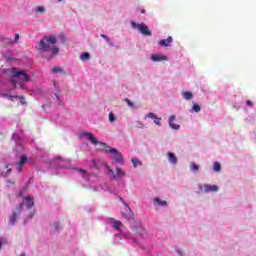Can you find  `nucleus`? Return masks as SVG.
<instances>
[{
	"instance_id": "obj_1",
	"label": "nucleus",
	"mask_w": 256,
	"mask_h": 256,
	"mask_svg": "<svg viewBox=\"0 0 256 256\" xmlns=\"http://www.w3.org/2000/svg\"><path fill=\"white\" fill-rule=\"evenodd\" d=\"M57 45V37L53 35L44 36L43 39L40 40L38 45V50L41 55H45V53H50L48 59H53L55 55L59 54V48Z\"/></svg>"
},
{
	"instance_id": "obj_2",
	"label": "nucleus",
	"mask_w": 256,
	"mask_h": 256,
	"mask_svg": "<svg viewBox=\"0 0 256 256\" xmlns=\"http://www.w3.org/2000/svg\"><path fill=\"white\" fill-rule=\"evenodd\" d=\"M78 137L80 139H88V141H90L92 145H99L100 148L102 147L103 149H107V143L99 142V140H97V138H95V135H93V133L91 132L82 131L78 134Z\"/></svg>"
},
{
	"instance_id": "obj_3",
	"label": "nucleus",
	"mask_w": 256,
	"mask_h": 256,
	"mask_svg": "<svg viewBox=\"0 0 256 256\" xmlns=\"http://www.w3.org/2000/svg\"><path fill=\"white\" fill-rule=\"evenodd\" d=\"M102 151H105V153H113L112 160L116 163H119V165H125V160L123 159V154L120 153L119 150L115 148H111L107 145L106 148L101 147Z\"/></svg>"
},
{
	"instance_id": "obj_4",
	"label": "nucleus",
	"mask_w": 256,
	"mask_h": 256,
	"mask_svg": "<svg viewBox=\"0 0 256 256\" xmlns=\"http://www.w3.org/2000/svg\"><path fill=\"white\" fill-rule=\"evenodd\" d=\"M131 26L133 29H138V31L142 34L145 35V37H151L152 32L149 30V27L145 23H136V22H131Z\"/></svg>"
},
{
	"instance_id": "obj_5",
	"label": "nucleus",
	"mask_w": 256,
	"mask_h": 256,
	"mask_svg": "<svg viewBox=\"0 0 256 256\" xmlns=\"http://www.w3.org/2000/svg\"><path fill=\"white\" fill-rule=\"evenodd\" d=\"M11 75L14 79H21L22 81H31V77L25 70H19L17 68H12Z\"/></svg>"
},
{
	"instance_id": "obj_6",
	"label": "nucleus",
	"mask_w": 256,
	"mask_h": 256,
	"mask_svg": "<svg viewBox=\"0 0 256 256\" xmlns=\"http://www.w3.org/2000/svg\"><path fill=\"white\" fill-rule=\"evenodd\" d=\"M24 205H26L27 209H31V207L35 205V200L33 199V196L28 195L24 197L23 202L17 207L18 213H21V211H23Z\"/></svg>"
},
{
	"instance_id": "obj_7",
	"label": "nucleus",
	"mask_w": 256,
	"mask_h": 256,
	"mask_svg": "<svg viewBox=\"0 0 256 256\" xmlns=\"http://www.w3.org/2000/svg\"><path fill=\"white\" fill-rule=\"evenodd\" d=\"M126 212H123L122 215L124 219L127 221H135V214L131 211V208H129V204L124 203Z\"/></svg>"
},
{
	"instance_id": "obj_8",
	"label": "nucleus",
	"mask_w": 256,
	"mask_h": 256,
	"mask_svg": "<svg viewBox=\"0 0 256 256\" xmlns=\"http://www.w3.org/2000/svg\"><path fill=\"white\" fill-rule=\"evenodd\" d=\"M109 173L112 175V179H117L119 177L120 179L125 177L126 173L123 170V168L116 167V174L112 169H109Z\"/></svg>"
},
{
	"instance_id": "obj_9",
	"label": "nucleus",
	"mask_w": 256,
	"mask_h": 256,
	"mask_svg": "<svg viewBox=\"0 0 256 256\" xmlns=\"http://www.w3.org/2000/svg\"><path fill=\"white\" fill-rule=\"evenodd\" d=\"M154 119V123L155 125H157L158 127H161V118L157 117V115H155V113L153 112H149L146 116L145 119Z\"/></svg>"
},
{
	"instance_id": "obj_10",
	"label": "nucleus",
	"mask_w": 256,
	"mask_h": 256,
	"mask_svg": "<svg viewBox=\"0 0 256 256\" xmlns=\"http://www.w3.org/2000/svg\"><path fill=\"white\" fill-rule=\"evenodd\" d=\"M217 191H219V186L217 185H209V184L204 185V193H215Z\"/></svg>"
},
{
	"instance_id": "obj_11",
	"label": "nucleus",
	"mask_w": 256,
	"mask_h": 256,
	"mask_svg": "<svg viewBox=\"0 0 256 256\" xmlns=\"http://www.w3.org/2000/svg\"><path fill=\"white\" fill-rule=\"evenodd\" d=\"M173 43V37L169 36L167 39H162L158 42L160 47H169Z\"/></svg>"
},
{
	"instance_id": "obj_12",
	"label": "nucleus",
	"mask_w": 256,
	"mask_h": 256,
	"mask_svg": "<svg viewBox=\"0 0 256 256\" xmlns=\"http://www.w3.org/2000/svg\"><path fill=\"white\" fill-rule=\"evenodd\" d=\"M152 61L154 62H159V61H168L167 56L163 55V54H153L151 56Z\"/></svg>"
},
{
	"instance_id": "obj_13",
	"label": "nucleus",
	"mask_w": 256,
	"mask_h": 256,
	"mask_svg": "<svg viewBox=\"0 0 256 256\" xmlns=\"http://www.w3.org/2000/svg\"><path fill=\"white\" fill-rule=\"evenodd\" d=\"M174 119H176L175 115H171L169 117L168 123H169V126L171 127V129H175L177 131V130L181 129V126L179 124L173 123Z\"/></svg>"
},
{
	"instance_id": "obj_14",
	"label": "nucleus",
	"mask_w": 256,
	"mask_h": 256,
	"mask_svg": "<svg viewBox=\"0 0 256 256\" xmlns=\"http://www.w3.org/2000/svg\"><path fill=\"white\" fill-rule=\"evenodd\" d=\"M168 161L172 165H177V156L173 152H168L167 153Z\"/></svg>"
},
{
	"instance_id": "obj_15",
	"label": "nucleus",
	"mask_w": 256,
	"mask_h": 256,
	"mask_svg": "<svg viewBox=\"0 0 256 256\" xmlns=\"http://www.w3.org/2000/svg\"><path fill=\"white\" fill-rule=\"evenodd\" d=\"M27 163V156H22L20 161L17 163L18 165V173H21L23 171V165Z\"/></svg>"
},
{
	"instance_id": "obj_16",
	"label": "nucleus",
	"mask_w": 256,
	"mask_h": 256,
	"mask_svg": "<svg viewBox=\"0 0 256 256\" xmlns=\"http://www.w3.org/2000/svg\"><path fill=\"white\" fill-rule=\"evenodd\" d=\"M111 223L113 229H116L117 231H119V229H121V227L123 226V223H121V221L119 220L111 219Z\"/></svg>"
},
{
	"instance_id": "obj_17",
	"label": "nucleus",
	"mask_w": 256,
	"mask_h": 256,
	"mask_svg": "<svg viewBox=\"0 0 256 256\" xmlns=\"http://www.w3.org/2000/svg\"><path fill=\"white\" fill-rule=\"evenodd\" d=\"M19 215H21V213H19V210H17V212L12 213V215L10 216V225H15V221H17Z\"/></svg>"
},
{
	"instance_id": "obj_18",
	"label": "nucleus",
	"mask_w": 256,
	"mask_h": 256,
	"mask_svg": "<svg viewBox=\"0 0 256 256\" xmlns=\"http://www.w3.org/2000/svg\"><path fill=\"white\" fill-rule=\"evenodd\" d=\"M76 171H78L79 173H82L84 179H88L89 177H91V174L87 173V170L85 169L76 168Z\"/></svg>"
},
{
	"instance_id": "obj_19",
	"label": "nucleus",
	"mask_w": 256,
	"mask_h": 256,
	"mask_svg": "<svg viewBox=\"0 0 256 256\" xmlns=\"http://www.w3.org/2000/svg\"><path fill=\"white\" fill-rule=\"evenodd\" d=\"M154 203H157L160 207H167V201L154 198Z\"/></svg>"
},
{
	"instance_id": "obj_20",
	"label": "nucleus",
	"mask_w": 256,
	"mask_h": 256,
	"mask_svg": "<svg viewBox=\"0 0 256 256\" xmlns=\"http://www.w3.org/2000/svg\"><path fill=\"white\" fill-rule=\"evenodd\" d=\"M182 97L189 101V99H193V93H191L190 91L182 92Z\"/></svg>"
},
{
	"instance_id": "obj_21",
	"label": "nucleus",
	"mask_w": 256,
	"mask_h": 256,
	"mask_svg": "<svg viewBox=\"0 0 256 256\" xmlns=\"http://www.w3.org/2000/svg\"><path fill=\"white\" fill-rule=\"evenodd\" d=\"M213 171H215L216 173H221V163L214 162V164H213Z\"/></svg>"
},
{
	"instance_id": "obj_22",
	"label": "nucleus",
	"mask_w": 256,
	"mask_h": 256,
	"mask_svg": "<svg viewBox=\"0 0 256 256\" xmlns=\"http://www.w3.org/2000/svg\"><path fill=\"white\" fill-rule=\"evenodd\" d=\"M131 163L133 164V167L136 169V167L139 165L140 167H141V165H143V163H141L140 161H139V159H137V158H132L131 159Z\"/></svg>"
},
{
	"instance_id": "obj_23",
	"label": "nucleus",
	"mask_w": 256,
	"mask_h": 256,
	"mask_svg": "<svg viewBox=\"0 0 256 256\" xmlns=\"http://www.w3.org/2000/svg\"><path fill=\"white\" fill-rule=\"evenodd\" d=\"M91 57V55L88 52H84L81 54L80 59L81 61H88V59Z\"/></svg>"
},
{
	"instance_id": "obj_24",
	"label": "nucleus",
	"mask_w": 256,
	"mask_h": 256,
	"mask_svg": "<svg viewBox=\"0 0 256 256\" xmlns=\"http://www.w3.org/2000/svg\"><path fill=\"white\" fill-rule=\"evenodd\" d=\"M51 73H53V74L63 73V68L56 66V67L52 68Z\"/></svg>"
},
{
	"instance_id": "obj_25",
	"label": "nucleus",
	"mask_w": 256,
	"mask_h": 256,
	"mask_svg": "<svg viewBox=\"0 0 256 256\" xmlns=\"http://www.w3.org/2000/svg\"><path fill=\"white\" fill-rule=\"evenodd\" d=\"M190 169H191V171H193L194 173H197V171H199V166L196 165L195 162H192V163L190 164Z\"/></svg>"
},
{
	"instance_id": "obj_26",
	"label": "nucleus",
	"mask_w": 256,
	"mask_h": 256,
	"mask_svg": "<svg viewBox=\"0 0 256 256\" xmlns=\"http://www.w3.org/2000/svg\"><path fill=\"white\" fill-rule=\"evenodd\" d=\"M125 103H127L128 107H130L131 109H135V104L129 100V98H125L124 99Z\"/></svg>"
},
{
	"instance_id": "obj_27",
	"label": "nucleus",
	"mask_w": 256,
	"mask_h": 256,
	"mask_svg": "<svg viewBox=\"0 0 256 256\" xmlns=\"http://www.w3.org/2000/svg\"><path fill=\"white\" fill-rule=\"evenodd\" d=\"M191 111L194 113H199V111H201V106H199V104H194Z\"/></svg>"
},
{
	"instance_id": "obj_28",
	"label": "nucleus",
	"mask_w": 256,
	"mask_h": 256,
	"mask_svg": "<svg viewBox=\"0 0 256 256\" xmlns=\"http://www.w3.org/2000/svg\"><path fill=\"white\" fill-rule=\"evenodd\" d=\"M108 119H109L110 123H115V120L117 118H115V114H113V112H110L108 115Z\"/></svg>"
},
{
	"instance_id": "obj_29",
	"label": "nucleus",
	"mask_w": 256,
	"mask_h": 256,
	"mask_svg": "<svg viewBox=\"0 0 256 256\" xmlns=\"http://www.w3.org/2000/svg\"><path fill=\"white\" fill-rule=\"evenodd\" d=\"M19 38H20L19 34H15L14 40H9V43L15 45L17 41H19Z\"/></svg>"
},
{
	"instance_id": "obj_30",
	"label": "nucleus",
	"mask_w": 256,
	"mask_h": 256,
	"mask_svg": "<svg viewBox=\"0 0 256 256\" xmlns=\"http://www.w3.org/2000/svg\"><path fill=\"white\" fill-rule=\"evenodd\" d=\"M136 127H137V129H143L145 127V125L143 124V122L137 121L136 122Z\"/></svg>"
},
{
	"instance_id": "obj_31",
	"label": "nucleus",
	"mask_w": 256,
	"mask_h": 256,
	"mask_svg": "<svg viewBox=\"0 0 256 256\" xmlns=\"http://www.w3.org/2000/svg\"><path fill=\"white\" fill-rule=\"evenodd\" d=\"M36 13H45V8L43 6L38 7Z\"/></svg>"
},
{
	"instance_id": "obj_32",
	"label": "nucleus",
	"mask_w": 256,
	"mask_h": 256,
	"mask_svg": "<svg viewBox=\"0 0 256 256\" xmlns=\"http://www.w3.org/2000/svg\"><path fill=\"white\" fill-rule=\"evenodd\" d=\"M3 41H4L5 45H15V44L9 43V41H13V39H11V38H4Z\"/></svg>"
},
{
	"instance_id": "obj_33",
	"label": "nucleus",
	"mask_w": 256,
	"mask_h": 256,
	"mask_svg": "<svg viewBox=\"0 0 256 256\" xmlns=\"http://www.w3.org/2000/svg\"><path fill=\"white\" fill-rule=\"evenodd\" d=\"M54 229H55V231H59V229H61V224H59V222H56L54 224Z\"/></svg>"
},
{
	"instance_id": "obj_34",
	"label": "nucleus",
	"mask_w": 256,
	"mask_h": 256,
	"mask_svg": "<svg viewBox=\"0 0 256 256\" xmlns=\"http://www.w3.org/2000/svg\"><path fill=\"white\" fill-rule=\"evenodd\" d=\"M16 99H21L25 101V96H15ZM21 101L22 105H25V102Z\"/></svg>"
},
{
	"instance_id": "obj_35",
	"label": "nucleus",
	"mask_w": 256,
	"mask_h": 256,
	"mask_svg": "<svg viewBox=\"0 0 256 256\" xmlns=\"http://www.w3.org/2000/svg\"><path fill=\"white\" fill-rule=\"evenodd\" d=\"M100 37H102V39H105V41H107V43H109V36L101 34Z\"/></svg>"
},
{
	"instance_id": "obj_36",
	"label": "nucleus",
	"mask_w": 256,
	"mask_h": 256,
	"mask_svg": "<svg viewBox=\"0 0 256 256\" xmlns=\"http://www.w3.org/2000/svg\"><path fill=\"white\" fill-rule=\"evenodd\" d=\"M246 105H248L249 107H251L253 105V102H251V100H247L246 101Z\"/></svg>"
},
{
	"instance_id": "obj_37",
	"label": "nucleus",
	"mask_w": 256,
	"mask_h": 256,
	"mask_svg": "<svg viewBox=\"0 0 256 256\" xmlns=\"http://www.w3.org/2000/svg\"><path fill=\"white\" fill-rule=\"evenodd\" d=\"M3 247V238H0V249Z\"/></svg>"
},
{
	"instance_id": "obj_38",
	"label": "nucleus",
	"mask_w": 256,
	"mask_h": 256,
	"mask_svg": "<svg viewBox=\"0 0 256 256\" xmlns=\"http://www.w3.org/2000/svg\"><path fill=\"white\" fill-rule=\"evenodd\" d=\"M8 183H10L11 185H15V182L12 181H8Z\"/></svg>"
},
{
	"instance_id": "obj_39",
	"label": "nucleus",
	"mask_w": 256,
	"mask_h": 256,
	"mask_svg": "<svg viewBox=\"0 0 256 256\" xmlns=\"http://www.w3.org/2000/svg\"><path fill=\"white\" fill-rule=\"evenodd\" d=\"M7 173H11V169H8V170H7Z\"/></svg>"
},
{
	"instance_id": "obj_40",
	"label": "nucleus",
	"mask_w": 256,
	"mask_h": 256,
	"mask_svg": "<svg viewBox=\"0 0 256 256\" xmlns=\"http://www.w3.org/2000/svg\"><path fill=\"white\" fill-rule=\"evenodd\" d=\"M61 1H63V0H58V3H61Z\"/></svg>"
},
{
	"instance_id": "obj_41",
	"label": "nucleus",
	"mask_w": 256,
	"mask_h": 256,
	"mask_svg": "<svg viewBox=\"0 0 256 256\" xmlns=\"http://www.w3.org/2000/svg\"><path fill=\"white\" fill-rule=\"evenodd\" d=\"M142 13H145V10H142Z\"/></svg>"
},
{
	"instance_id": "obj_42",
	"label": "nucleus",
	"mask_w": 256,
	"mask_h": 256,
	"mask_svg": "<svg viewBox=\"0 0 256 256\" xmlns=\"http://www.w3.org/2000/svg\"><path fill=\"white\" fill-rule=\"evenodd\" d=\"M120 201H123V198H120Z\"/></svg>"
}]
</instances>
